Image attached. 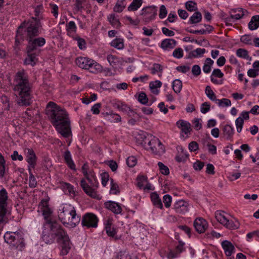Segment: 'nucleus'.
I'll list each match as a JSON object with an SVG mask.
<instances>
[{"instance_id":"f257e3e1","label":"nucleus","mask_w":259,"mask_h":259,"mask_svg":"<svg viewBox=\"0 0 259 259\" xmlns=\"http://www.w3.org/2000/svg\"><path fill=\"white\" fill-rule=\"evenodd\" d=\"M26 27L25 39L28 41L27 46V57L25 60V64L34 66L37 60V56L40 52L39 48L46 44V39L42 37H38L39 34V28L41 27L38 18L31 17L27 22H23L18 28L16 40L22 38V29Z\"/></svg>"},{"instance_id":"f03ea898","label":"nucleus","mask_w":259,"mask_h":259,"mask_svg":"<svg viewBox=\"0 0 259 259\" xmlns=\"http://www.w3.org/2000/svg\"><path fill=\"white\" fill-rule=\"evenodd\" d=\"M46 114L52 125L62 137L67 138L71 136L70 119L64 109L50 102L46 107Z\"/></svg>"},{"instance_id":"7ed1b4c3","label":"nucleus","mask_w":259,"mask_h":259,"mask_svg":"<svg viewBox=\"0 0 259 259\" xmlns=\"http://www.w3.org/2000/svg\"><path fill=\"white\" fill-rule=\"evenodd\" d=\"M42 239L47 244H51L57 238L58 242L62 243V252L67 254L70 250L71 243L66 233L61 225L56 221H48L44 224Z\"/></svg>"},{"instance_id":"20e7f679","label":"nucleus","mask_w":259,"mask_h":259,"mask_svg":"<svg viewBox=\"0 0 259 259\" xmlns=\"http://www.w3.org/2000/svg\"><path fill=\"white\" fill-rule=\"evenodd\" d=\"M15 81L14 91L17 103L20 106H29L32 103L31 87L27 73L24 70L18 71Z\"/></svg>"},{"instance_id":"39448f33","label":"nucleus","mask_w":259,"mask_h":259,"mask_svg":"<svg viewBox=\"0 0 259 259\" xmlns=\"http://www.w3.org/2000/svg\"><path fill=\"white\" fill-rule=\"evenodd\" d=\"M58 217L65 226L75 227L80 222V218L77 215L74 207L70 204H65L60 206Z\"/></svg>"},{"instance_id":"423d86ee","label":"nucleus","mask_w":259,"mask_h":259,"mask_svg":"<svg viewBox=\"0 0 259 259\" xmlns=\"http://www.w3.org/2000/svg\"><path fill=\"white\" fill-rule=\"evenodd\" d=\"M85 177L90 185L83 179L80 181L81 188L88 195L94 198H97V194L95 189L98 187V182L96 177L95 172L93 170H90Z\"/></svg>"},{"instance_id":"0eeeda50","label":"nucleus","mask_w":259,"mask_h":259,"mask_svg":"<svg viewBox=\"0 0 259 259\" xmlns=\"http://www.w3.org/2000/svg\"><path fill=\"white\" fill-rule=\"evenodd\" d=\"M75 62L79 67L89 70L91 72L95 74L102 70V67L100 64L88 57H78L76 59Z\"/></svg>"},{"instance_id":"6e6552de","label":"nucleus","mask_w":259,"mask_h":259,"mask_svg":"<svg viewBox=\"0 0 259 259\" xmlns=\"http://www.w3.org/2000/svg\"><path fill=\"white\" fill-rule=\"evenodd\" d=\"M8 194L7 190L3 188L0 190V224L6 223L8 222L7 217L8 210L7 207L8 205L7 200Z\"/></svg>"},{"instance_id":"1a4fd4ad","label":"nucleus","mask_w":259,"mask_h":259,"mask_svg":"<svg viewBox=\"0 0 259 259\" xmlns=\"http://www.w3.org/2000/svg\"><path fill=\"white\" fill-rule=\"evenodd\" d=\"M148 145L153 153L159 154L164 151L163 145L157 138L150 136L148 138Z\"/></svg>"},{"instance_id":"9d476101","label":"nucleus","mask_w":259,"mask_h":259,"mask_svg":"<svg viewBox=\"0 0 259 259\" xmlns=\"http://www.w3.org/2000/svg\"><path fill=\"white\" fill-rule=\"evenodd\" d=\"M98 219L97 216L92 213H87L82 217L81 224L87 228H96Z\"/></svg>"},{"instance_id":"9b49d317","label":"nucleus","mask_w":259,"mask_h":259,"mask_svg":"<svg viewBox=\"0 0 259 259\" xmlns=\"http://www.w3.org/2000/svg\"><path fill=\"white\" fill-rule=\"evenodd\" d=\"M157 9L155 6L146 7L142 10L141 15L143 16L144 21L149 22L154 19L157 14Z\"/></svg>"},{"instance_id":"f8f14e48","label":"nucleus","mask_w":259,"mask_h":259,"mask_svg":"<svg viewBox=\"0 0 259 259\" xmlns=\"http://www.w3.org/2000/svg\"><path fill=\"white\" fill-rule=\"evenodd\" d=\"M19 235L16 232H8L5 233L4 239L7 243L17 247L19 243Z\"/></svg>"},{"instance_id":"ddd939ff","label":"nucleus","mask_w":259,"mask_h":259,"mask_svg":"<svg viewBox=\"0 0 259 259\" xmlns=\"http://www.w3.org/2000/svg\"><path fill=\"white\" fill-rule=\"evenodd\" d=\"M26 160L28 163L29 167L34 168L36 164L37 157L32 149L28 148L26 149Z\"/></svg>"},{"instance_id":"4468645a","label":"nucleus","mask_w":259,"mask_h":259,"mask_svg":"<svg viewBox=\"0 0 259 259\" xmlns=\"http://www.w3.org/2000/svg\"><path fill=\"white\" fill-rule=\"evenodd\" d=\"M194 226L198 233H202L207 228L208 224L204 219L199 218L195 220Z\"/></svg>"},{"instance_id":"2eb2a0df","label":"nucleus","mask_w":259,"mask_h":259,"mask_svg":"<svg viewBox=\"0 0 259 259\" xmlns=\"http://www.w3.org/2000/svg\"><path fill=\"white\" fill-rule=\"evenodd\" d=\"M106 208L111 210L114 213L121 214L122 211L120 204L114 201H109L105 203Z\"/></svg>"},{"instance_id":"dca6fc26","label":"nucleus","mask_w":259,"mask_h":259,"mask_svg":"<svg viewBox=\"0 0 259 259\" xmlns=\"http://www.w3.org/2000/svg\"><path fill=\"white\" fill-rule=\"evenodd\" d=\"M174 209L177 213L184 214L188 210V204L183 200L177 201L174 204Z\"/></svg>"},{"instance_id":"f3484780","label":"nucleus","mask_w":259,"mask_h":259,"mask_svg":"<svg viewBox=\"0 0 259 259\" xmlns=\"http://www.w3.org/2000/svg\"><path fill=\"white\" fill-rule=\"evenodd\" d=\"M222 246L225 254L227 256H231L235 250L234 246L232 243L228 240L223 241L222 242Z\"/></svg>"},{"instance_id":"a211bd4d","label":"nucleus","mask_w":259,"mask_h":259,"mask_svg":"<svg viewBox=\"0 0 259 259\" xmlns=\"http://www.w3.org/2000/svg\"><path fill=\"white\" fill-rule=\"evenodd\" d=\"M246 14H247V11L242 8L232 10L230 12L232 18H233L235 21L242 18Z\"/></svg>"},{"instance_id":"6ab92c4d","label":"nucleus","mask_w":259,"mask_h":259,"mask_svg":"<svg viewBox=\"0 0 259 259\" xmlns=\"http://www.w3.org/2000/svg\"><path fill=\"white\" fill-rule=\"evenodd\" d=\"M41 205H42V214L44 217V218L46 220V223L48 222V221H51L49 219L52 211L50 208L48 206V202L46 200H43L41 201Z\"/></svg>"},{"instance_id":"aec40b11","label":"nucleus","mask_w":259,"mask_h":259,"mask_svg":"<svg viewBox=\"0 0 259 259\" xmlns=\"http://www.w3.org/2000/svg\"><path fill=\"white\" fill-rule=\"evenodd\" d=\"M176 125L178 127L181 128L182 132L184 133L185 134H187L190 132L191 125L188 121L183 120H179L177 122Z\"/></svg>"},{"instance_id":"412c9836","label":"nucleus","mask_w":259,"mask_h":259,"mask_svg":"<svg viewBox=\"0 0 259 259\" xmlns=\"http://www.w3.org/2000/svg\"><path fill=\"white\" fill-rule=\"evenodd\" d=\"M63 156L64 160L68 166L71 169L75 170V165L72 160L70 151L68 150L65 151Z\"/></svg>"},{"instance_id":"4be33fe9","label":"nucleus","mask_w":259,"mask_h":259,"mask_svg":"<svg viewBox=\"0 0 259 259\" xmlns=\"http://www.w3.org/2000/svg\"><path fill=\"white\" fill-rule=\"evenodd\" d=\"M176 45V41L174 39L167 38L162 41L161 47L164 50L171 49Z\"/></svg>"},{"instance_id":"5701e85b","label":"nucleus","mask_w":259,"mask_h":259,"mask_svg":"<svg viewBox=\"0 0 259 259\" xmlns=\"http://www.w3.org/2000/svg\"><path fill=\"white\" fill-rule=\"evenodd\" d=\"M205 52V49L197 48L195 50L190 51L186 58L187 59L199 58L202 57Z\"/></svg>"},{"instance_id":"b1692460","label":"nucleus","mask_w":259,"mask_h":259,"mask_svg":"<svg viewBox=\"0 0 259 259\" xmlns=\"http://www.w3.org/2000/svg\"><path fill=\"white\" fill-rule=\"evenodd\" d=\"M66 31L68 35L73 37L75 36L74 34L76 33L77 27L74 21H71L66 25Z\"/></svg>"},{"instance_id":"393cba45","label":"nucleus","mask_w":259,"mask_h":259,"mask_svg":"<svg viewBox=\"0 0 259 259\" xmlns=\"http://www.w3.org/2000/svg\"><path fill=\"white\" fill-rule=\"evenodd\" d=\"M150 197L154 206L160 209L163 208V205L161 200L156 193H152L151 194Z\"/></svg>"},{"instance_id":"a878e982","label":"nucleus","mask_w":259,"mask_h":259,"mask_svg":"<svg viewBox=\"0 0 259 259\" xmlns=\"http://www.w3.org/2000/svg\"><path fill=\"white\" fill-rule=\"evenodd\" d=\"M248 26L251 30H254L259 28V15L252 16L248 24Z\"/></svg>"},{"instance_id":"bb28decb","label":"nucleus","mask_w":259,"mask_h":259,"mask_svg":"<svg viewBox=\"0 0 259 259\" xmlns=\"http://www.w3.org/2000/svg\"><path fill=\"white\" fill-rule=\"evenodd\" d=\"M105 229L109 236L114 237L116 233L115 228L112 226V221L110 219L107 221Z\"/></svg>"},{"instance_id":"cd10ccee","label":"nucleus","mask_w":259,"mask_h":259,"mask_svg":"<svg viewBox=\"0 0 259 259\" xmlns=\"http://www.w3.org/2000/svg\"><path fill=\"white\" fill-rule=\"evenodd\" d=\"M215 217L217 220L222 225L225 226V225L227 224L226 223L228 222V219L225 215L224 211H217L215 212Z\"/></svg>"},{"instance_id":"c85d7f7f","label":"nucleus","mask_w":259,"mask_h":259,"mask_svg":"<svg viewBox=\"0 0 259 259\" xmlns=\"http://www.w3.org/2000/svg\"><path fill=\"white\" fill-rule=\"evenodd\" d=\"M8 169L4 157L0 153V178L5 176Z\"/></svg>"},{"instance_id":"c756f323","label":"nucleus","mask_w":259,"mask_h":259,"mask_svg":"<svg viewBox=\"0 0 259 259\" xmlns=\"http://www.w3.org/2000/svg\"><path fill=\"white\" fill-rule=\"evenodd\" d=\"M108 20L110 23L114 27L118 28L120 27L121 23L119 19L114 14H111L108 16Z\"/></svg>"},{"instance_id":"7c9ffc66","label":"nucleus","mask_w":259,"mask_h":259,"mask_svg":"<svg viewBox=\"0 0 259 259\" xmlns=\"http://www.w3.org/2000/svg\"><path fill=\"white\" fill-rule=\"evenodd\" d=\"M202 20V15L199 12H195L189 18L188 23L190 24H197Z\"/></svg>"},{"instance_id":"2f4dec72","label":"nucleus","mask_w":259,"mask_h":259,"mask_svg":"<svg viewBox=\"0 0 259 259\" xmlns=\"http://www.w3.org/2000/svg\"><path fill=\"white\" fill-rule=\"evenodd\" d=\"M234 134L233 128L229 124L225 125L223 128V134L227 139H230Z\"/></svg>"},{"instance_id":"473e14b6","label":"nucleus","mask_w":259,"mask_h":259,"mask_svg":"<svg viewBox=\"0 0 259 259\" xmlns=\"http://www.w3.org/2000/svg\"><path fill=\"white\" fill-rule=\"evenodd\" d=\"M213 63V61L210 58H206L202 67L203 71L205 73H209L211 71V66Z\"/></svg>"},{"instance_id":"72a5a7b5","label":"nucleus","mask_w":259,"mask_h":259,"mask_svg":"<svg viewBox=\"0 0 259 259\" xmlns=\"http://www.w3.org/2000/svg\"><path fill=\"white\" fill-rule=\"evenodd\" d=\"M125 6V0H118L113 8L114 11L118 13L121 12Z\"/></svg>"},{"instance_id":"f704fd0d","label":"nucleus","mask_w":259,"mask_h":259,"mask_svg":"<svg viewBox=\"0 0 259 259\" xmlns=\"http://www.w3.org/2000/svg\"><path fill=\"white\" fill-rule=\"evenodd\" d=\"M142 4V0H133L128 7L127 10L130 11H136L141 6Z\"/></svg>"},{"instance_id":"c9c22d12","label":"nucleus","mask_w":259,"mask_h":259,"mask_svg":"<svg viewBox=\"0 0 259 259\" xmlns=\"http://www.w3.org/2000/svg\"><path fill=\"white\" fill-rule=\"evenodd\" d=\"M111 45L118 50L124 48L123 40L121 38H115L111 42Z\"/></svg>"},{"instance_id":"e433bc0d","label":"nucleus","mask_w":259,"mask_h":259,"mask_svg":"<svg viewBox=\"0 0 259 259\" xmlns=\"http://www.w3.org/2000/svg\"><path fill=\"white\" fill-rule=\"evenodd\" d=\"M172 89L174 91L178 94L180 93L182 88V82L180 79H175L172 82Z\"/></svg>"},{"instance_id":"4c0bfd02","label":"nucleus","mask_w":259,"mask_h":259,"mask_svg":"<svg viewBox=\"0 0 259 259\" xmlns=\"http://www.w3.org/2000/svg\"><path fill=\"white\" fill-rule=\"evenodd\" d=\"M205 94L207 97L211 101L215 102L217 100L215 95L210 86L207 85L205 88Z\"/></svg>"},{"instance_id":"58836bf2","label":"nucleus","mask_w":259,"mask_h":259,"mask_svg":"<svg viewBox=\"0 0 259 259\" xmlns=\"http://www.w3.org/2000/svg\"><path fill=\"white\" fill-rule=\"evenodd\" d=\"M236 55L238 57L244 59H246L248 60H251V57H250L248 55V52L246 50L243 49H239L236 51Z\"/></svg>"},{"instance_id":"ea45409f","label":"nucleus","mask_w":259,"mask_h":259,"mask_svg":"<svg viewBox=\"0 0 259 259\" xmlns=\"http://www.w3.org/2000/svg\"><path fill=\"white\" fill-rule=\"evenodd\" d=\"M181 149L182 150L181 153L179 154L176 157V160L179 162H185L189 157V154L187 152H185L182 148H181Z\"/></svg>"},{"instance_id":"a19ab883","label":"nucleus","mask_w":259,"mask_h":259,"mask_svg":"<svg viewBox=\"0 0 259 259\" xmlns=\"http://www.w3.org/2000/svg\"><path fill=\"white\" fill-rule=\"evenodd\" d=\"M137 185L141 189L144 188V184L147 182V178L144 176H139L137 178Z\"/></svg>"},{"instance_id":"79ce46f5","label":"nucleus","mask_w":259,"mask_h":259,"mask_svg":"<svg viewBox=\"0 0 259 259\" xmlns=\"http://www.w3.org/2000/svg\"><path fill=\"white\" fill-rule=\"evenodd\" d=\"M215 103L220 107H228L231 105V101L226 98L217 99Z\"/></svg>"},{"instance_id":"37998d69","label":"nucleus","mask_w":259,"mask_h":259,"mask_svg":"<svg viewBox=\"0 0 259 259\" xmlns=\"http://www.w3.org/2000/svg\"><path fill=\"white\" fill-rule=\"evenodd\" d=\"M107 59L110 65L113 67L117 65L119 62V58L111 54L107 56Z\"/></svg>"},{"instance_id":"c03bdc74","label":"nucleus","mask_w":259,"mask_h":259,"mask_svg":"<svg viewBox=\"0 0 259 259\" xmlns=\"http://www.w3.org/2000/svg\"><path fill=\"white\" fill-rule=\"evenodd\" d=\"M160 172L164 175H168L169 174V170L168 167L165 165L162 162H158L157 163Z\"/></svg>"},{"instance_id":"a18cd8bd","label":"nucleus","mask_w":259,"mask_h":259,"mask_svg":"<svg viewBox=\"0 0 259 259\" xmlns=\"http://www.w3.org/2000/svg\"><path fill=\"white\" fill-rule=\"evenodd\" d=\"M226 224L225 227L229 229H236L239 227V223L237 221L234 222L232 220L228 219V222Z\"/></svg>"},{"instance_id":"49530a36","label":"nucleus","mask_w":259,"mask_h":259,"mask_svg":"<svg viewBox=\"0 0 259 259\" xmlns=\"http://www.w3.org/2000/svg\"><path fill=\"white\" fill-rule=\"evenodd\" d=\"M105 115H108L110 116V117L109 118V120H112V121H114L115 122H119L121 121V117L116 113H114L112 112H106L105 113H104Z\"/></svg>"},{"instance_id":"de8ad7c7","label":"nucleus","mask_w":259,"mask_h":259,"mask_svg":"<svg viewBox=\"0 0 259 259\" xmlns=\"http://www.w3.org/2000/svg\"><path fill=\"white\" fill-rule=\"evenodd\" d=\"M185 7L187 10L190 12H193L197 10V4L193 1H188L186 3Z\"/></svg>"},{"instance_id":"09e8293b","label":"nucleus","mask_w":259,"mask_h":259,"mask_svg":"<svg viewBox=\"0 0 259 259\" xmlns=\"http://www.w3.org/2000/svg\"><path fill=\"white\" fill-rule=\"evenodd\" d=\"M74 40L77 42V46L81 50H83L86 48V43L85 40L78 36H75L72 37Z\"/></svg>"},{"instance_id":"8fccbe9b","label":"nucleus","mask_w":259,"mask_h":259,"mask_svg":"<svg viewBox=\"0 0 259 259\" xmlns=\"http://www.w3.org/2000/svg\"><path fill=\"white\" fill-rule=\"evenodd\" d=\"M150 70L151 73L152 74H155L156 73L158 72L161 73L163 70V67L159 64L154 63L153 65V66L151 68Z\"/></svg>"},{"instance_id":"3c124183","label":"nucleus","mask_w":259,"mask_h":259,"mask_svg":"<svg viewBox=\"0 0 259 259\" xmlns=\"http://www.w3.org/2000/svg\"><path fill=\"white\" fill-rule=\"evenodd\" d=\"M111 188L110 193L113 194H117L119 193V190L118 189V185L114 182L113 179H111Z\"/></svg>"},{"instance_id":"603ef678","label":"nucleus","mask_w":259,"mask_h":259,"mask_svg":"<svg viewBox=\"0 0 259 259\" xmlns=\"http://www.w3.org/2000/svg\"><path fill=\"white\" fill-rule=\"evenodd\" d=\"M244 123V120L241 117H239L237 118L235 121V124L237 127V131L238 133H240L242 128L243 125Z\"/></svg>"},{"instance_id":"864d4df0","label":"nucleus","mask_w":259,"mask_h":259,"mask_svg":"<svg viewBox=\"0 0 259 259\" xmlns=\"http://www.w3.org/2000/svg\"><path fill=\"white\" fill-rule=\"evenodd\" d=\"M116 108L120 111L126 113V111H130V107L123 103H118L116 104Z\"/></svg>"},{"instance_id":"5fc2aeb1","label":"nucleus","mask_w":259,"mask_h":259,"mask_svg":"<svg viewBox=\"0 0 259 259\" xmlns=\"http://www.w3.org/2000/svg\"><path fill=\"white\" fill-rule=\"evenodd\" d=\"M172 198L168 195L166 194L164 195L163 197V202L164 204L165 207L168 208L171 205Z\"/></svg>"},{"instance_id":"6e6d98bb","label":"nucleus","mask_w":259,"mask_h":259,"mask_svg":"<svg viewBox=\"0 0 259 259\" xmlns=\"http://www.w3.org/2000/svg\"><path fill=\"white\" fill-rule=\"evenodd\" d=\"M138 100L139 102L144 105L148 103V100L146 94L144 92L140 93Z\"/></svg>"},{"instance_id":"4d7b16f0","label":"nucleus","mask_w":259,"mask_h":259,"mask_svg":"<svg viewBox=\"0 0 259 259\" xmlns=\"http://www.w3.org/2000/svg\"><path fill=\"white\" fill-rule=\"evenodd\" d=\"M172 56L177 59H180L183 56V50L182 48L176 49L172 53Z\"/></svg>"},{"instance_id":"13d9d810","label":"nucleus","mask_w":259,"mask_h":259,"mask_svg":"<svg viewBox=\"0 0 259 259\" xmlns=\"http://www.w3.org/2000/svg\"><path fill=\"white\" fill-rule=\"evenodd\" d=\"M210 104L208 102H205L201 104L200 111L203 114H205L210 110Z\"/></svg>"},{"instance_id":"bf43d9fd","label":"nucleus","mask_w":259,"mask_h":259,"mask_svg":"<svg viewBox=\"0 0 259 259\" xmlns=\"http://www.w3.org/2000/svg\"><path fill=\"white\" fill-rule=\"evenodd\" d=\"M101 176L102 179V184L105 187L106 186L107 183L109 180V175L107 172H104L101 174Z\"/></svg>"},{"instance_id":"052dcab7","label":"nucleus","mask_w":259,"mask_h":259,"mask_svg":"<svg viewBox=\"0 0 259 259\" xmlns=\"http://www.w3.org/2000/svg\"><path fill=\"white\" fill-rule=\"evenodd\" d=\"M126 163L129 167H133L137 163V159L134 156H130L126 159Z\"/></svg>"},{"instance_id":"680f3d73","label":"nucleus","mask_w":259,"mask_h":259,"mask_svg":"<svg viewBox=\"0 0 259 259\" xmlns=\"http://www.w3.org/2000/svg\"><path fill=\"white\" fill-rule=\"evenodd\" d=\"M37 182L34 175L30 171L29 185L30 188H35L36 186Z\"/></svg>"},{"instance_id":"e2e57ef3","label":"nucleus","mask_w":259,"mask_h":259,"mask_svg":"<svg viewBox=\"0 0 259 259\" xmlns=\"http://www.w3.org/2000/svg\"><path fill=\"white\" fill-rule=\"evenodd\" d=\"M167 14V10L164 5H161L160 7L159 17L160 19L165 18Z\"/></svg>"},{"instance_id":"0e129e2a","label":"nucleus","mask_w":259,"mask_h":259,"mask_svg":"<svg viewBox=\"0 0 259 259\" xmlns=\"http://www.w3.org/2000/svg\"><path fill=\"white\" fill-rule=\"evenodd\" d=\"M240 40L242 42L247 45L252 44L251 38L249 35H244L241 36Z\"/></svg>"},{"instance_id":"69168bd1","label":"nucleus","mask_w":259,"mask_h":259,"mask_svg":"<svg viewBox=\"0 0 259 259\" xmlns=\"http://www.w3.org/2000/svg\"><path fill=\"white\" fill-rule=\"evenodd\" d=\"M11 158L13 160H18L19 161H22L23 160V157L22 155H20L18 152L14 151L13 153L11 155Z\"/></svg>"},{"instance_id":"338daca9","label":"nucleus","mask_w":259,"mask_h":259,"mask_svg":"<svg viewBox=\"0 0 259 259\" xmlns=\"http://www.w3.org/2000/svg\"><path fill=\"white\" fill-rule=\"evenodd\" d=\"M117 258L118 259H134L131 254L126 252H120Z\"/></svg>"},{"instance_id":"774afa93","label":"nucleus","mask_w":259,"mask_h":259,"mask_svg":"<svg viewBox=\"0 0 259 259\" xmlns=\"http://www.w3.org/2000/svg\"><path fill=\"white\" fill-rule=\"evenodd\" d=\"M192 72L195 76H198L201 73V68L198 65H195L192 67Z\"/></svg>"}]
</instances>
